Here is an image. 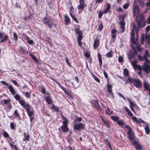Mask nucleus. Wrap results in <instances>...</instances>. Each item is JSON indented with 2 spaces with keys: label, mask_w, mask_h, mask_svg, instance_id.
Listing matches in <instances>:
<instances>
[{
  "label": "nucleus",
  "mask_w": 150,
  "mask_h": 150,
  "mask_svg": "<svg viewBox=\"0 0 150 150\" xmlns=\"http://www.w3.org/2000/svg\"><path fill=\"white\" fill-rule=\"evenodd\" d=\"M131 34V40L132 41L131 47L132 48L134 51H135L136 49L139 51H141L142 49L138 42V36H137L136 39L134 38V34L133 29L132 30Z\"/></svg>",
  "instance_id": "obj_1"
},
{
  "label": "nucleus",
  "mask_w": 150,
  "mask_h": 150,
  "mask_svg": "<svg viewBox=\"0 0 150 150\" xmlns=\"http://www.w3.org/2000/svg\"><path fill=\"white\" fill-rule=\"evenodd\" d=\"M125 81L127 83L129 82L132 83L133 85L137 88H140L142 87V83L139 79L128 77L127 80Z\"/></svg>",
  "instance_id": "obj_2"
},
{
  "label": "nucleus",
  "mask_w": 150,
  "mask_h": 150,
  "mask_svg": "<svg viewBox=\"0 0 150 150\" xmlns=\"http://www.w3.org/2000/svg\"><path fill=\"white\" fill-rule=\"evenodd\" d=\"M141 70L143 71L144 72L149 73H150V61L149 60L145 61L141 67Z\"/></svg>",
  "instance_id": "obj_3"
},
{
  "label": "nucleus",
  "mask_w": 150,
  "mask_h": 150,
  "mask_svg": "<svg viewBox=\"0 0 150 150\" xmlns=\"http://www.w3.org/2000/svg\"><path fill=\"white\" fill-rule=\"evenodd\" d=\"M62 119L64 121H63V125L61 127V128L63 131L64 132H67L69 130V129L67 127V125L68 123V121L67 119L65 118L63 115H61Z\"/></svg>",
  "instance_id": "obj_4"
},
{
  "label": "nucleus",
  "mask_w": 150,
  "mask_h": 150,
  "mask_svg": "<svg viewBox=\"0 0 150 150\" xmlns=\"http://www.w3.org/2000/svg\"><path fill=\"white\" fill-rule=\"evenodd\" d=\"M145 36V41L148 43L149 44L150 42V35L146 33L145 35L142 34V37L140 39V42L142 44H144V37Z\"/></svg>",
  "instance_id": "obj_5"
},
{
  "label": "nucleus",
  "mask_w": 150,
  "mask_h": 150,
  "mask_svg": "<svg viewBox=\"0 0 150 150\" xmlns=\"http://www.w3.org/2000/svg\"><path fill=\"white\" fill-rule=\"evenodd\" d=\"M14 95V98L16 100L18 101L19 103L23 107L27 103L23 99L22 97H21L19 94H17Z\"/></svg>",
  "instance_id": "obj_6"
},
{
  "label": "nucleus",
  "mask_w": 150,
  "mask_h": 150,
  "mask_svg": "<svg viewBox=\"0 0 150 150\" xmlns=\"http://www.w3.org/2000/svg\"><path fill=\"white\" fill-rule=\"evenodd\" d=\"M23 107L24 109L26 110L28 114L29 117H31L33 116L34 114V112L33 111L30 110V105L28 103H27Z\"/></svg>",
  "instance_id": "obj_7"
},
{
  "label": "nucleus",
  "mask_w": 150,
  "mask_h": 150,
  "mask_svg": "<svg viewBox=\"0 0 150 150\" xmlns=\"http://www.w3.org/2000/svg\"><path fill=\"white\" fill-rule=\"evenodd\" d=\"M134 4L133 5V15L135 16L136 15L138 16L139 14V9L138 6L135 4V0L134 1Z\"/></svg>",
  "instance_id": "obj_8"
},
{
  "label": "nucleus",
  "mask_w": 150,
  "mask_h": 150,
  "mask_svg": "<svg viewBox=\"0 0 150 150\" xmlns=\"http://www.w3.org/2000/svg\"><path fill=\"white\" fill-rule=\"evenodd\" d=\"M42 21L44 24H47L50 29H51L54 24L52 22H51L49 19L47 18L46 17L44 18Z\"/></svg>",
  "instance_id": "obj_9"
},
{
  "label": "nucleus",
  "mask_w": 150,
  "mask_h": 150,
  "mask_svg": "<svg viewBox=\"0 0 150 150\" xmlns=\"http://www.w3.org/2000/svg\"><path fill=\"white\" fill-rule=\"evenodd\" d=\"M149 55L148 52V50H146L144 52V54L143 57H142L140 55H138L139 59L142 61H146L147 60H149L147 58L148 57H149Z\"/></svg>",
  "instance_id": "obj_10"
},
{
  "label": "nucleus",
  "mask_w": 150,
  "mask_h": 150,
  "mask_svg": "<svg viewBox=\"0 0 150 150\" xmlns=\"http://www.w3.org/2000/svg\"><path fill=\"white\" fill-rule=\"evenodd\" d=\"M137 60L135 59L133 61H130V62L134 69H137L139 70H141V67L139 65H137Z\"/></svg>",
  "instance_id": "obj_11"
},
{
  "label": "nucleus",
  "mask_w": 150,
  "mask_h": 150,
  "mask_svg": "<svg viewBox=\"0 0 150 150\" xmlns=\"http://www.w3.org/2000/svg\"><path fill=\"white\" fill-rule=\"evenodd\" d=\"M84 128V125L83 123L80 124H75L74 126V129L80 130Z\"/></svg>",
  "instance_id": "obj_12"
},
{
  "label": "nucleus",
  "mask_w": 150,
  "mask_h": 150,
  "mask_svg": "<svg viewBox=\"0 0 150 150\" xmlns=\"http://www.w3.org/2000/svg\"><path fill=\"white\" fill-rule=\"evenodd\" d=\"M127 99L128 102L129 103V107L135 113H136L134 109H133L134 107H137V106L134 103H133L132 100L129 98H127Z\"/></svg>",
  "instance_id": "obj_13"
},
{
  "label": "nucleus",
  "mask_w": 150,
  "mask_h": 150,
  "mask_svg": "<svg viewBox=\"0 0 150 150\" xmlns=\"http://www.w3.org/2000/svg\"><path fill=\"white\" fill-rule=\"evenodd\" d=\"M79 4L78 5L77 8L78 9L83 10L85 7L86 6V5L85 2L84 0H79Z\"/></svg>",
  "instance_id": "obj_14"
},
{
  "label": "nucleus",
  "mask_w": 150,
  "mask_h": 150,
  "mask_svg": "<svg viewBox=\"0 0 150 150\" xmlns=\"http://www.w3.org/2000/svg\"><path fill=\"white\" fill-rule=\"evenodd\" d=\"M91 105L95 107L98 110H101V108L98 103L97 100H93L91 101Z\"/></svg>",
  "instance_id": "obj_15"
},
{
  "label": "nucleus",
  "mask_w": 150,
  "mask_h": 150,
  "mask_svg": "<svg viewBox=\"0 0 150 150\" xmlns=\"http://www.w3.org/2000/svg\"><path fill=\"white\" fill-rule=\"evenodd\" d=\"M132 144L135 147L136 150H142V146L137 142V141H132Z\"/></svg>",
  "instance_id": "obj_16"
},
{
  "label": "nucleus",
  "mask_w": 150,
  "mask_h": 150,
  "mask_svg": "<svg viewBox=\"0 0 150 150\" xmlns=\"http://www.w3.org/2000/svg\"><path fill=\"white\" fill-rule=\"evenodd\" d=\"M80 26L78 25L77 27L75 28L74 30L76 34L78 35V37H80V38H81V36H83L82 32L80 31Z\"/></svg>",
  "instance_id": "obj_17"
},
{
  "label": "nucleus",
  "mask_w": 150,
  "mask_h": 150,
  "mask_svg": "<svg viewBox=\"0 0 150 150\" xmlns=\"http://www.w3.org/2000/svg\"><path fill=\"white\" fill-rule=\"evenodd\" d=\"M143 86L146 91H150V84L147 81H144L143 82Z\"/></svg>",
  "instance_id": "obj_18"
},
{
  "label": "nucleus",
  "mask_w": 150,
  "mask_h": 150,
  "mask_svg": "<svg viewBox=\"0 0 150 150\" xmlns=\"http://www.w3.org/2000/svg\"><path fill=\"white\" fill-rule=\"evenodd\" d=\"M132 119L133 121L134 122H136L137 123H144V121L140 118L137 119L136 117L134 116H132Z\"/></svg>",
  "instance_id": "obj_19"
},
{
  "label": "nucleus",
  "mask_w": 150,
  "mask_h": 150,
  "mask_svg": "<svg viewBox=\"0 0 150 150\" xmlns=\"http://www.w3.org/2000/svg\"><path fill=\"white\" fill-rule=\"evenodd\" d=\"M117 33V30L115 29H113L111 31L112 38L114 42L115 41L116 39V34Z\"/></svg>",
  "instance_id": "obj_20"
},
{
  "label": "nucleus",
  "mask_w": 150,
  "mask_h": 150,
  "mask_svg": "<svg viewBox=\"0 0 150 150\" xmlns=\"http://www.w3.org/2000/svg\"><path fill=\"white\" fill-rule=\"evenodd\" d=\"M99 45V40L98 39H96L94 40L93 43V48L96 49Z\"/></svg>",
  "instance_id": "obj_21"
},
{
  "label": "nucleus",
  "mask_w": 150,
  "mask_h": 150,
  "mask_svg": "<svg viewBox=\"0 0 150 150\" xmlns=\"http://www.w3.org/2000/svg\"><path fill=\"white\" fill-rule=\"evenodd\" d=\"M120 25V28L122 29V30L120 32L122 33L124 31L125 29V22L123 21H121L119 23Z\"/></svg>",
  "instance_id": "obj_22"
},
{
  "label": "nucleus",
  "mask_w": 150,
  "mask_h": 150,
  "mask_svg": "<svg viewBox=\"0 0 150 150\" xmlns=\"http://www.w3.org/2000/svg\"><path fill=\"white\" fill-rule=\"evenodd\" d=\"M123 108L129 117H131L133 116V114L127 107L124 106Z\"/></svg>",
  "instance_id": "obj_23"
},
{
  "label": "nucleus",
  "mask_w": 150,
  "mask_h": 150,
  "mask_svg": "<svg viewBox=\"0 0 150 150\" xmlns=\"http://www.w3.org/2000/svg\"><path fill=\"white\" fill-rule=\"evenodd\" d=\"M8 88L11 93H12L13 95H15L16 92L12 86L9 85L8 87Z\"/></svg>",
  "instance_id": "obj_24"
},
{
  "label": "nucleus",
  "mask_w": 150,
  "mask_h": 150,
  "mask_svg": "<svg viewBox=\"0 0 150 150\" xmlns=\"http://www.w3.org/2000/svg\"><path fill=\"white\" fill-rule=\"evenodd\" d=\"M146 126L144 127L146 133V134H149L150 133V130L149 127V124L146 123H145Z\"/></svg>",
  "instance_id": "obj_25"
},
{
  "label": "nucleus",
  "mask_w": 150,
  "mask_h": 150,
  "mask_svg": "<svg viewBox=\"0 0 150 150\" xmlns=\"http://www.w3.org/2000/svg\"><path fill=\"white\" fill-rule=\"evenodd\" d=\"M24 137L23 141H28L29 140V135L28 133L24 132L23 133Z\"/></svg>",
  "instance_id": "obj_26"
},
{
  "label": "nucleus",
  "mask_w": 150,
  "mask_h": 150,
  "mask_svg": "<svg viewBox=\"0 0 150 150\" xmlns=\"http://www.w3.org/2000/svg\"><path fill=\"white\" fill-rule=\"evenodd\" d=\"M107 90L108 92L109 93L110 95L113 96V93L112 91V86L108 85L107 86Z\"/></svg>",
  "instance_id": "obj_27"
},
{
  "label": "nucleus",
  "mask_w": 150,
  "mask_h": 150,
  "mask_svg": "<svg viewBox=\"0 0 150 150\" xmlns=\"http://www.w3.org/2000/svg\"><path fill=\"white\" fill-rule=\"evenodd\" d=\"M64 20L65 22V24L67 25L69 24L70 22V20L69 17L67 15H66L64 16Z\"/></svg>",
  "instance_id": "obj_28"
},
{
  "label": "nucleus",
  "mask_w": 150,
  "mask_h": 150,
  "mask_svg": "<svg viewBox=\"0 0 150 150\" xmlns=\"http://www.w3.org/2000/svg\"><path fill=\"white\" fill-rule=\"evenodd\" d=\"M110 7L111 6L110 5L109 3L107 4L106 8L103 11L104 12V13L105 14L107 13L110 9Z\"/></svg>",
  "instance_id": "obj_29"
},
{
  "label": "nucleus",
  "mask_w": 150,
  "mask_h": 150,
  "mask_svg": "<svg viewBox=\"0 0 150 150\" xmlns=\"http://www.w3.org/2000/svg\"><path fill=\"white\" fill-rule=\"evenodd\" d=\"M114 54V52L112 51H111L107 53L106 54V56L107 57L110 58L112 57Z\"/></svg>",
  "instance_id": "obj_30"
},
{
  "label": "nucleus",
  "mask_w": 150,
  "mask_h": 150,
  "mask_svg": "<svg viewBox=\"0 0 150 150\" xmlns=\"http://www.w3.org/2000/svg\"><path fill=\"white\" fill-rule=\"evenodd\" d=\"M41 92L43 94L49 96V93L48 92L46 91L44 87H42L41 88Z\"/></svg>",
  "instance_id": "obj_31"
},
{
  "label": "nucleus",
  "mask_w": 150,
  "mask_h": 150,
  "mask_svg": "<svg viewBox=\"0 0 150 150\" xmlns=\"http://www.w3.org/2000/svg\"><path fill=\"white\" fill-rule=\"evenodd\" d=\"M19 48L20 51L21 53H26L27 52V50L26 48L21 47H19Z\"/></svg>",
  "instance_id": "obj_32"
},
{
  "label": "nucleus",
  "mask_w": 150,
  "mask_h": 150,
  "mask_svg": "<svg viewBox=\"0 0 150 150\" xmlns=\"http://www.w3.org/2000/svg\"><path fill=\"white\" fill-rule=\"evenodd\" d=\"M57 84L64 91L65 93H66L67 95H69L68 91H67L66 89L63 86H62L60 84L58 83Z\"/></svg>",
  "instance_id": "obj_33"
},
{
  "label": "nucleus",
  "mask_w": 150,
  "mask_h": 150,
  "mask_svg": "<svg viewBox=\"0 0 150 150\" xmlns=\"http://www.w3.org/2000/svg\"><path fill=\"white\" fill-rule=\"evenodd\" d=\"M125 127L127 128L128 130L127 134L133 133V131L132 130V129L128 125H126Z\"/></svg>",
  "instance_id": "obj_34"
},
{
  "label": "nucleus",
  "mask_w": 150,
  "mask_h": 150,
  "mask_svg": "<svg viewBox=\"0 0 150 150\" xmlns=\"http://www.w3.org/2000/svg\"><path fill=\"white\" fill-rule=\"evenodd\" d=\"M46 100L47 103L49 104H51L52 102L51 99L50 98L49 96H47L46 97Z\"/></svg>",
  "instance_id": "obj_35"
},
{
  "label": "nucleus",
  "mask_w": 150,
  "mask_h": 150,
  "mask_svg": "<svg viewBox=\"0 0 150 150\" xmlns=\"http://www.w3.org/2000/svg\"><path fill=\"white\" fill-rule=\"evenodd\" d=\"M117 123L120 126H123L124 125V122L123 120H119L117 121Z\"/></svg>",
  "instance_id": "obj_36"
},
{
  "label": "nucleus",
  "mask_w": 150,
  "mask_h": 150,
  "mask_svg": "<svg viewBox=\"0 0 150 150\" xmlns=\"http://www.w3.org/2000/svg\"><path fill=\"white\" fill-rule=\"evenodd\" d=\"M110 118L112 120L116 121V122L119 120V117H118L115 116H111Z\"/></svg>",
  "instance_id": "obj_37"
},
{
  "label": "nucleus",
  "mask_w": 150,
  "mask_h": 150,
  "mask_svg": "<svg viewBox=\"0 0 150 150\" xmlns=\"http://www.w3.org/2000/svg\"><path fill=\"white\" fill-rule=\"evenodd\" d=\"M127 136L128 138L131 140H133L134 138V135L133 134V133L127 134Z\"/></svg>",
  "instance_id": "obj_38"
},
{
  "label": "nucleus",
  "mask_w": 150,
  "mask_h": 150,
  "mask_svg": "<svg viewBox=\"0 0 150 150\" xmlns=\"http://www.w3.org/2000/svg\"><path fill=\"white\" fill-rule=\"evenodd\" d=\"M83 38V36H81V38H80V37H79L78 38L77 40H78V43L79 45L81 46L82 44V43L81 41V40Z\"/></svg>",
  "instance_id": "obj_39"
},
{
  "label": "nucleus",
  "mask_w": 150,
  "mask_h": 150,
  "mask_svg": "<svg viewBox=\"0 0 150 150\" xmlns=\"http://www.w3.org/2000/svg\"><path fill=\"white\" fill-rule=\"evenodd\" d=\"M1 101H3L5 104L7 105L9 103L11 102V100L10 99H8L6 100L2 99Z\"/></svg>",
  "instance_id": "obj_40"
},
{
  "label": "nucleus",
  "mask_w": 150,
  "mask_h": 150,
  "mask_svg": "<svg viewBox=\"0 0 150 150\" xmlns=\"http://www.w3.org/2000/svg\"><path fill=\"white\" fill-rule=\"evenodd\" d=\"M51 108L53 109L54 110L56 111L57 112H59V107L53 105L52 106Z\"/></svg>",
  "instance_id": "obj_41"
},
{
  "label": "nucleus",
  "mask_w": 150,
  "mask_h": 150,
  "mask_svg": "<svg viewBox=\"0 0 150 150\" xmlns=\"http://www.w3.org/2000/svg\"><path fill=\"white\" fill-rule=\"evenodd\" d=\"M16 125L15 123H11L10 125L11 129L13 130H15Z\"/></svg>",
  "instance_id": "obj_42"
},
{
  "label": "nucleus",
  "mask_w": 150,
  "mask_h": 150,
  "mask_svg": "<svg viewBox=\"0 0 150 150\" xmlns=\"http://www.w3.org/2000/svg\"><path fill=\"white\" fill-rule=\"evenodd\" d=\"M13 40H15V41H16L18 40V38L17 36V34L15 32H13Z\"/></svg>",
  "instance_id": "obj_43"
},
{
  "label": "nucleus",
  "mask_w": 150,
  "mask_h": 150,
  "mask_svg": "<svg viewBox=\"0 0 150 150\" xmlns=\"http://www.w3.org/2000/svg\"><path fill=\"white\" fill-rule=\"evenodd\" d=\"M8 38V37L7 35H5L3 39H1L0 41V42H3L7 40Z\"/></svg>",
  "instance_id": "obj_44"
},
{
  "label": "nucleus",
  "mask_w": 150,
  "mask_h": 150,
  "mask_svg": "<svg viewBox=\"0 0 150 150\" xmlns=\"http://www.w3.org/2000/svg\"><path fill=\"white\" fill-rule=\"evenodd\" d=\"M30 56L31 57V58L35 61L36 62H38V60L37 59V58L36 56L33 55L32 54H30Z\"/></svg>",
  "instance_id": "obj_45"
},
{
  "label": "nucleus",
  "mask_w": 150,
  "mask_h": 150,
  "mask_svg": "<svg viewBox=\"0 0 150 150\" xmlns=\"http://www.w3.org/2000/svg\"><path fill=\"white\" fill-rule=\"evenodd\" d=\"M14 115L17 117H20V115L19 114L17 110H15L13 113Z\"/></svg>",
  "instance_id": "obj_46"
},
{
  "label": "nucleus",
  "mask_w": 150,
  "mask_h": 150,
  "mask_svg": "<svg viewBox=\"0 0 150 150\" xmlns=\"http://www.w3.org/2000/svg\"><path fill=\"white\" fill-rule=\"evenodd\" d=\"M11 81L13 83V84L16 85V86L18 87H19L20 86L19 84L15 80H11Z\"/></svg>",
  "instance_id": "obj_47"
},
{
  "label": "nucleus",
  "mask_w": 150,
  "mask_h": 150,
  "mask_svg": "<svg viewBox=\"0 0 150 150\" xmlns=\"http://www.w3.org/2000/svg\"><path fill=\"white\" fill-rule=\"evenodd\" d=\"M94 80L97 81L99 83L100 82V80L96 76L93 75L92 74H91Z\"/></svg>",
  "instance_id": "obj_48"
},
{
  "label": "nucleus",
  "mask_w": 150,
  "mask_h": 150,
  "mask_svg": "<svg viewBox=\"0 0 150 150\" xmlns=\"http://www.w3.org/2000/svg\"><path fill=\"white\" fill-rule=\"evenodd\" d=\"M2 134L3 136L5 137H9L8 134L5 130H3Z\"/></svg>",
  "instance_id": "obj_49"
},
{
  "label": "nucleus",
  "mask_w": 150,
  "mask_h": 150,
  "mask_svg": "<svg viewBox=\"0 0 150 150\" xmlns=\"http://www.w3.org/2000/svg\"><path fill=\"white\" fill-rule=\"evenodd\" d=\"M103 28V24L102 23H101L99 24L98 25V30L100 31Z\"/></svg>",
  "instance_id": "obj_50"
},
{
  "label": "nucleus",
  "mask_w": 150,
  "mask_h": 150,
  "mask_svg": "<svg viewBox=\"0 0 150 150\" xmlns=\"http://www.w3.org/2000/svg\"><path fill=\"white\" fill-rule=\"evenodd\" d=\"M129 4L128 3H127L124 4L123 6V8L124 9H127L129 6Z\"/></svg>",
  "instance_id": "obj_51"
},
{
  "label": "nucleus",
  "mask_w": 150,
  "mask_h": 150,
  "mask_svg": "<svg viewBox=\"0 0 150 150\" xmlns=\"http://www.w3.org/2000/svg\"><path fill=\"white\" fill-rule=\"evenodd\" d=\"M27 42L30 45H33V41L32 40L30 39V38H29V39H28V40H27Z\"/></svg>",
  "instance_id": "obj_52"
},
{
  "label": "nucleus",
  "mask_w": 150,
  "mask_h": 150,
  "mask_svg": "<svg viewBox=\"0 0 150 150\" xmlns=\"http://www.w3.org/2000/svg\"><path fill=\"white\" fill-rule=\"evenodd\" d=\"M22 37L23 38H24L25 40H28V39H29V37H28L26 34H23L22 35Z\"/></svg>",
  "instance_id": "obj_53"
},
{
  "label": "nucleus",
  "mask_w": 150,
  "mask_h": 150,
  "mask_svg": "<svg viewBox=\"0 0 150 150\" xmlns=\"http://www.w3.org/2000/svg\"><path fill=\"white\" fill-rule=\"evenodd\" d=\"M123 73H124V74L125 76H128V75L129 73H128V70L127 69H125L123 71Z\"/></svg>",
  "instance_id": "obj_54"
},
{
  "label": "nucleus",
  "mask_w": 150,
  "mask_h": 150,
  "mask_svg": "<svg viewBox=\"0 0 150 150\" xmlns=\"http://www.w3.org/2000/svg\"><path fill=\"white\" fill-rule=\"evenodd\" d=\"M25 96L27 98H30V94L28 92H26L24 94Z\"/></svg>",
  "instance_id": "obj_55"
},
{
  "label": "nucleus",
  "mask_w": 150,
  "mask_h": 150,
  "mask_svg": "<svg viewBox=\"0 0 150 150\" xmlns=\"http://www.w3.org/2000/svg\"><path fill=\"white\" fill-rule=\"evenodd\" d=\"M119 20L120 21H124V15H120L119 16Z\"/></svg>",
  "instance_id": "obj_56"
},
{
  "label": "nucleus",
  "mask_w": 150,
  "mask_h": 150,
  "mask_svg": "<svg viewBox=\"0 0 150 150\" xmlns=\"http://www.w3.org/2000/svg\"><path fill=\"white\" fill-rule=\"evenodd\" d=\"M118 61L119 62H122L123 61V58L122 57L119 56L118 58Z\"/></svg>",
  "instance_id": "obj_57"
},
{
  "label": "nucleus",
  "mask_w": 150,
  "mask_h": 150,
  "mask_svg": "<svg viewBox=\"0 0 150 150\" xmlns=\"http://www.w3.org/2000/svg\"><path fill=\"white\" fill-rule=\"evenodd\" d=\"M0 82L3 85L7 86L8 87L9 85V84H8L7 83L5 82L4 81H0Z\"/></svg>",
  "instance_id": "obj_58"
},
{
  "label": "nucleus",
  "mask_w": 150,
  "mask_h": 150,
  "mask_svg": "<svg viewBox=\"0 0 150 150\" xmlns=\"http://www.w3.org/2000/svg\"><path fill=\"white\" fill-rule=\"evenodd\" d=\"M104 13V12L102 11H100L99 12L98 15V17L99 18H101L103 14Z\"/></svg>",
  "instance_id": "obj_59"
},
{
  "label": "nucleus",
  "mask_w": 150,
  "mask_h": 150,
  "mask_svg": "<svg viewBox=\"0 0 150 150\" xmlns=\"http://www.w3.org/2000/svg\"><path fill=\"white\" fill-rule=\"evenodd\" d=\"M106 113L108 115H110L112 114V112L110 111L109 109L108 108L105 111Z\"/></svg>",
  "instance_id": "obj_60"
},
{
  "label": "nucleus",
  "mask_w": 150,
  "mask_h": 150,
  "mask_svg": "<svg viewBox=\"0 0 150 150\" xmlns=\"http://www.w3.org/2000/svg\"><path fill=\"white\" fill-rule=\"evenodd\" d=\"M139 3L140 5L141 6H144V1L143 0H139Z\"/></svg>",
  "instance_id": "obj_61"
},
{
  "label": "nucleus",
  "mask_w": 150,
  "mask_h": 150,
  "mask_svg": "<svg viewBox=\"0 0 150 150\" xmlns=\"http://www.w3.org/2000/svg\"><path fill=\"white\" fill-rule=\"evenodd\" d=\"M134 57V56L133 55L131 54L130 55H128V58L130 62V61H131V59L132 58H133Z\"/></svg>",
  "instance_id": "obj_62"
},
{
  "label": "nucleus",
  "mask_w": 150,
  "mask_h": 150,
  "mask_svg": "<svg viewBox=\"0 0 150 150\" xmlns=\"http://www.w3.org/2000/svg\"><path fill=\"white\" fill-rule=\"evenodd\" d=\"M118 95L119 96L125 100L126 101V99H125V98L122 95V94H121L120 93H118Z\"/></svg>",
  "instance_id": "obj_63"
},
{
  "label": "nucleus",
  "mask_w": 150,
  "mask_h": 150,
  "mask_svg": "<svg viewBox=\"0 0 150 150\" xmlns=\"http://www.w3.org/2000/svg\"><path fill=\"white\" fill-rule=\"evenodd\" d=\"M12 105L11 103H10L9 104H7V108L9 109V110H10L12 108Z\"/></svg>",
  "instance_id": "obj_64"
}]
</instances>
